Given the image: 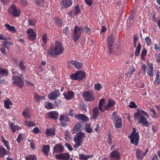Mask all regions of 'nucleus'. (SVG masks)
Here are the masks:
<instances>
[{"label": "nucleus", "instance_id": "6e6552de", "mask_svg": "<svg viewBox=\"0 0 160 160\" xmlns=\"http://www.w3.org/2000/svg\"><path fill=\"white\" fill-rule=\"evenodd\" d=\"M82 96L86 100L88 101H93L95 99L93 93L92 92H84L82 94Z\"/></svg>", "mask_w": 160, "mask_h": 160}, {"label": "nucleus", "instance_id": "f8f14e48", "mask_svg": "<svg viewBox=\"0 0 160 160\" xmlns=\"http://www.w3.org/2000/svg\"><path fill=\"white\" fill-rule=\"evenodd\" d=\"M113 123L116 128H120L122 126V120L120 118L117 117L115 118L113 121Z\"/></svg>", "mask_w": 160, "mask_h": 160}, {"label": "nucleus", "instance_id": "37998d69", "mask_svg": "<svg viewBox=\"0 0 160 160\" xmlns=\"http://www.w3.org/2000/svg\"><path fill=\"white\" fill-rule=\"evenodd\" d=\"M53 104L49 102H46L45 104V107L48 109H50L53 108Z\"/></svg>", "mask_w": 160, "mask_h": 160}, {"label": "nucleus", "instance_id": "2eb2a0df", "mask_svg": "<svg viewBox=\"0 0 160 160\" xmlns=\"http://www.w3.org/2000/svg\"><path fill=\"white\" fill-rule=\"evenodd\" d=\"M64 147L61 144H57L54 148V151L56 152H61L64 150Z\"/></svg>", "mask_w": 160, "mask_h": 160}, {"label": "nucleus", "instance_id": "ea45409f", "mask_svg": "<svg viewBox=\"0 0 160 160\" xmlns=\"http://www.w3.org/2000/svg\"><path fill=\"white\" fill-rule=\"evenodd\" d=\"M141 46L140 43H139L136 48V50L135 52V55L136 56H138L139 54L140 51L141 50Z\"/></svg>", "mask_w": 160, "mask_h": 160}, {"label": "nucleus", "instance_id": "9d476101", "mask_svg": "<svg viewBox=\"0 0 160 160\" xmlns=\"http://www.w3.org/2000/svg\"><path fill=\"white\" fill-rule=\"evenodd\" d=\"M60 93L58 90H55L52 92L48 95V98L49 99L54 100L59 96Z\"/></svg>", "mask_w": 160, "mask_h": 160}, {"label": "nucleus", "instance_id": "7ed1b4c3", "mask_svg": "<svg viewBox=\"0 0 160 160\" xmlns=\"http://www.w3.org/2000/svg\"><path fill=\"white\" fill-rule=\"evenodd\" d=\"M136 129L134 128H133V131L131 135L128 136V138L130 139L131 143L134 144L136 146H137L139 139V136L138 132H135Z\"/></svg>", "mask_w": 160, "mask_h": 160}, {"label": "nucleus", "instance_id": "5fc2aeb1", "mask_svg": "<svg viewBox=\"0 0 160 160\" xmlns=\"http://www.w3.org/2000/svg\"><path fill=\"white\" fill-rule=\"evenodd\" d=\"M102 87L101 84L99 83L95 84V89L96 90H100Z\"/></svg>", "mask_w": 160, "mask_h": 160}, {"label": "nucleus", "instance_id": "4d7b16f0", "mask_svg": "<svg viewBox=\"0 0 160 160\" xmlns=\"http://www.w3.org/2000/svg\"><path fill=\"white\" fill-rule=\"evenodd\" d=\"M75 13L76 14H78L80 12V9L78 6H76L75 7Z\"/></svg>", "mask_w": 160, "mask_h": 160}, {"label": "nucleus", "instance_id": "72a5a7b5", "mask_svg": "<svg viewBox=\"0 0 160 160\" xmlns=\"http://www.w3.org/2000/svg\"><path fill=\"white\" fill-rule=\"evenodd\" d=\"M134 15V14H131L127 20V24L129 26L130 25H129V24H132L133 23Z\"/></svg>", "mask_w": 160, "mask_h": 160}, {"label": "nucleus", "instance_id": "aec40b11", "mask_svg": "<svg viewBox=\"0 0 160 160\" xmlns=\"http://www.w3.org/2000/svg\"><path fill=\"white\" fill-rule=\"evenodd\" d=\"M69 63L74 65L75 67L78 69H80L82 67V64L80 62L75 61H72L69 62Z\"/></svg>", "mask_w": 160, "mask_h": 160}, {"label": "nucleus", "instance_id": "8fccbe9b", "mask_svg": "<svg viewBox=\"0 0 160 160\" xmlns=\"http://www.w3.org/2000/svg\"><path fill=\"white\" fill-rule=\"evenodd\" d=\"M28 22L29 23V25L32 26H34L36 23V22L32 19L29 20L28 21Z\"/></svg>", "mask_w": 160, "mask_h": 160}, {"label": "nucleus", "instance_id": "ddd939ff", "mask_svg": "<svg viewBox=\"0 0 160 160\" xmlns=\"http://www.w3.org/2000/svg\"><path fill=\"white\" fill-rule=\"evenodd\" d=\"M112 160L118 159L120 157V154L117 150H115L111 153L110 155Z\"/></svg>", "mask_w": 160, "mask_h": 160}, {"label": "nucleus", "instance_id": "5701e85b", "mask_svg": "<svg viewBox=\"0 0 160 160\" xmlns=\"http://www.w3.org/2000/svg\"><path fill=\"white\" fill-rule=\"evenodd\" d=\"M75 117L79 119H80L84 122H86L88 120V118L85 115L82 114H76Z\"/></svg>", "mask_w": 160, "mask_h": 160}, {"label": "nucleus", "instance_id": "a211bd4d", "mask_svg": "<svg viewBox=\"0 0 160 160\" xmlns=\"http://www.w3.org/2000/svg\"><path fill=\"white\" fill-rule=\"evenodd\" d=\"M139 122L143 125H146L147 126H148L149 125L147 119L142 116H141L139 118Z\"/></svg>", "mask_w": 160, "mask_h": 160}, {"label": "nucleus", "instance_id": "9b49d317", "mask_svg": "<svg viewBox=\"0 0 160 160\" xmlns=\"http://www.w3.org/2000/svg\"><path fill=\"white\" fill-rule=\"evenodd\" d=\"M55 157L57 159H62L63 160H68L70 158V155L68 153H62L56 155Z\"/></svg>", "mask_w": 160, "mask_h": 160}, {"label": "nucleus", "instance_id": "c03bdc74", "mask_svg": "<svg viewBox=\"0 0 160 160\" xmlns=\"http://www.w3.org/2000/svg\"><path fill=\"white\" fill-rule=\"evenodd\" d=\"M82 30H84L88 34H90L92 32L91 28L88 27L87 26L83 27V28H82Z\"/></svg>", "mask_w": 160, "mask_h": 160}, {"label": "nucleus", "instance_id": "0e129e2a", "mask_svg": "<svg viewBox=\"0 0 160 160\" xmlns=\"http://www.w3.org/2000/svg\"><path fill=\"white\" fill-rule=\"evenodd\" d=\"M65 145L69 150L70 151H72V150L73 149L72 147L70 145L66 143L65 144Z\"/></svg>", "mask_w": 160, "mask_h": 160}, {"label": "nucleus", "instance_id": "c85d7f7f", "mask_svg": "<svg viewBox=\"0 0 160 160\" xmlns=\"http://www.w3.org/2000/svg\"><path fill=\"white\" fill-rule=\"evenodd\" d=\"M5 26L8 29L13 33H15L16 32V30L14 26H11L10 25L8 24H5Z\"/></svg>", "mask_w": 160, "mask_h": 160}, {"label": "nucleus", "instance_id": "f3484780", "mask_svg": "<svg viewBox=\"0 0 160 160\" xmlns=\"http://www.w3.org/2000/svg\"><path fill=\"white\" fill-rule=\"evenodd\" d=\"M82 128L81 123H77L72 130V132L73 133H78V132H80V131L81 130Z\"/></svg>", "mask_w": 160, "mask_h": 160}, {"label": "nucleus", "instance_id": "dca6fc26", "mask_svg": "<svg viewBox=\"0 0 160 160\" xmlns=\"http://www.w3.org/2000/svg\"><path fill=\"white\" fill-rule=\"evenodd\" d=\"M147 70V73L149 76L151 77L153 76V67L152 64L149 63L148 64Z\"/></svg>", "mask_w": 160, "mask_h": 160}, {"label": "nucleus", "instance_id": "a18cd8bd", "mask_svg": "<svg viewBox=\"0 0 160 160\" xmlns=\"http://www.w3.org/2000/svg\"><path fill=\"white\" fill-rule=\"evenodd\" d=\"M19 66L21 69L23 71L25 70L26 68L25 66V63L22 61L20 62V63H19Z\"/></svg>", "mask_w": 160, "mask_h": 160}, {"label": "nucleus", "instance_id": "de8ad7c7", "mask_svg": "<svg viewBox=\"0 0 160 160\" xmlns=\"http://www.w3.org/2000/svg\"><path fill=\"white\" fill-rule=\"evenodd\" d=\"M140 113L141 112L140 111H138L137 112L135 113L134 115V119H138L139 117L140 116Z\"/></svg>", "mask_w": 160, "mask_h": 160}, {"label": "nucleus", "instance_id": "58836bf2", "mask_svg": "<svg viewBox=\"0 0 160 160\" xmlns=\"http://www.w3.org/2000/svg\"><path fill=\"white\" fill-rule=\"evenodd\" d=\"M71 134L70 132L67 131L65 134V138L68 141H70L71 139Z\"/></svg>", "mask_w": 160, "mask_h": 160}, {"label": "nucleus", "instance_id": "603ef678", "mask_svg": "<svg viewBox=\"0 0 160 160\" xmlns=\"http://www.w3.org/2000/svg\"><path fill=\"white\" fill-rule=\"evenodd\" d=\"M147 54V51L145 49H143L141 53V58L142 59H143V57H145Z\"/></svg>", "mask_w": 160, "mask_h": 160}, {"label": "nucleus", "instance_id": "6e6d98bb", "mask_svg": "<svg viewBox=\"0 0 160 160\" xmlns=\"http://www.w3.org/2000/svg\"><path fill=\"white\" fill-rule=\"evenodd\" d=\"M43 1V0H38V1H36V2L37 5L41 7L43 6L42 3Z\"/></svg>", "mask_w": 160, "mask_h": 160}, {"label": "nucleus", "instance_id": "69168bd1", "mask_svg": "<svg viewBox=\"0 0 160 160\" xmlns=\"http://www.w3.org/2000/svg\"><path fill=\"white\" fill-rule=\"evenodd\" d=\"M129 107L132 108H136L137 106L135 104V103L134 102H130V104L129 105Z\"/></svg>", "mask_w": 160, "mask_h": 160}, {"label": "nucleus", "instance_id": "473e14b6", "mask_svg": "<svg viewBox=\"0 0 160 160\" xmlns=\"http://www.w3.org/2000/svg\"><path fill=\"white\" fill-rule=\"evenodd\" d=\"M3 43L2 45V47H4L5 48L8 49L9 45H12V43L11 42H9L7 41H3Z\"/></svg>", "mask_w": 160, "mask_h": 160}, {"label": "nucleus", "instance_id": "052dcab7", "mask_svg": "<svg viewBox=\"0 0 160 160\" xmlns=\"http://www.w3.org/2000/svg\"><path fill=\"white\" fill-rule=\"evenodd\" d=\"M112 45H108V52L109 54H111L112 52Z\"/></svg>", "mask_w": 160, "mask_h": 160}, {"label": "nucleus", "instance_id": "13d9d810", "mask_svg": "<svg viewBox=\"0 0 160 160\" xmlns=\"http://www.w3.org/2000/svg\"><path fill=\"white\" fill-rule=\"evenodd\" d=\"M0 49L1 52L2 53V54H3L4 55H7V52L6 51V49H5L4 47H2L0 48Z\"/></svg>", "mask_w": 160, "mask_h": 160}, {"label": "nucleus", "instance_id": "774afa93", "mask_svg": "<svg viewBox=\"0 0 160 160\" xmlns=\"http://www.w3.org/2000/svg\"><path fill=\"white\" fill-rule=\"evenodd\" d=\"M20 3L22 6H25L27 4V2L26 0H21L20 1Z\"/></svg>", "mask_w": 160, "mask_h": 160}, {"label": "nucleus", "instance_id": "423d86ee", "mask_svg": "<svg viewBox=\"0 0 160 160\" xmlns=\"http://www.w3.org/2000/svg\"><path fill=\"white\" fill-rule=\"evenodd\" d=\"M8 12L9 13L12 14L15 17H18L21 13L19 9L16 8L14 5H12L8 9Z\"/></svg>", "mask_w": 160, "mask_h": 160}, {"label": "nucleus", "instance_id": "4be33fe9", "mask_svg": "<svg viewBox=\"0 0 160 160\" xmlns=\"http://www.w3.org/2000/svg\"><path fill=\"white\" fill-rule=\"evenodd\" d=\"M63 95L65 98L68 100L71 99L74 96V93L72 91L64 92Z\"/></svg>", "mask_w": 160, "mask_h": 160}, {"label": "nucleus", "instance_id": "e2e57ef3", "mask_svg": "<svg viewBox=\"0 0 160 160\" xmlns=\"http://www.w3.org/2000/svg\"><path fill=\"white\" fill-rule=\"evenodd\" d=\"M55 21L57 24L59 25L60 26H61L62 24V21L60 20L58 18H56L55 19Z\"/></svg>", "mask_w": 160, "mask_h": 160}, {"label": "nucleus", "instance_id": "cd10ccee", "mask_svg": "<svg viewBox=\"0 0 160 160\" xmlns=\"http://www.w3.org/2000/svg\"><path fill=\"white\" fill-rule=\"evenodd\" d=\"M105 100L103 99H101L100 100L99 105L98 108L102 112H104L105 109L104 108V106L103 107V104L104 103Z\"/></svg>", "mask_w": 160, "mask_h": 160}, {"label": "nucleus", "instance_id": "0eeeda50", "mask_svg": "<svg viewBox=\"0 0 160 160\" xmlns=\"http://www.w3.org/2000/svg\"><path fill=\"white\" fill-rule=\"evenodd\" d=\"M13 82L12 83L20 88H22L24 84V81L19 76H14L12 77Z\"/></svg>", "mask_w": 160, "mask_h": 160}, {"label": "nucleus", "instance_id": "c756f323", "mask_svg": "<svg viewBox=\"0 0 160 160\" xmlns=\"http://www.w3.org/2000/svg\"><path fill=\"white\" fill-rule=\"evenodd\" d=\"M79 158L81 159L86 160L93 157L92 155H84V154H79Z\"/></svg>", "mask_w": 160, "mask_h": 160}, {"label": "nucleus", "instance_id": "2f4dec72", "mask_svg": "<svg viewBox=\"0 0 160 160\" xmlns=\"http://www.w3.org/2000/svg\"><path fill=\"white\" fill-rule=\"evenodd\" d=\"M47 137H48L51 135H53L55 134V132L52 129H47L46 132Z\"/></svg>", "mask_w": 160, "mask_h": 160}, {"label": "nucleus", "instance_id": "c9c22d12", "mask_svg": "<svg viewBox=\"0 0 160 160\" xmlns=\"http://www.w3.org/2000/svg\"><path fill=\"white\" fill-rule=\"evenodd\" d=\"M9 105H12V103L9 99H7L4 102V107L6 108L9 109L10 107Z\"/></svg>", "mask_w": 160, "mask_h": 160}, {"label": "nucleus", "instance_id": "864d4df0", "mask_svg": "<svg viewBox=\"0 0 160 160\" xmlns=\"http://www.w3.org/2000/svg\"><path fill=\"white\" fill-rule=\"evenodd\" d=\"M155 58L158 62H160V53H157L155 55Z\"/></svg>", "mask_w": 160, "mask_h": 160}, {"label": "nucleus", "instance_id": "4468645a", "mask_svg": "<svg viewBox=\"0 0 160 160\" xmlns=\"http://www.w3.org/2000/svg\"><path fill=\"white\" fill-rule=\"evenodd\" d=\"M72 4L71 0H62L61 1V6L62 7L66 8L70 6Z\"/></svg>", "mask_w": 160, "mask_h": 160}, {"label": "nucleus", "instance_id": "b1692460", "mask_svg": "<svg viewBox=\"0 0 160 160\" xmlns=\"http://www.w3.org/2000/svg\"><path fill=\"white\" fill-rule=\"evenodd\" d=\"M58 116V114L56 111L51 112L48 114V117L54 119H57Z\"/></svg>", "mask_w": 160, "mask_h": 160}, {"label": "nucleus", "instance_id": "a878e982", "mask_svg": "<svg viewBox=\"0 0 160 160\" xmlns=\"http://www.w3.org/2000/svg\"><path fill=\"white\" fill-rule=\"evenodd\" d=\"M107 41L108 45H112L113 43L114 42V37L112 34H110L108 37Z\"/></svg>", "mask_w": 160, "mask_h": 160}, {"label": "nucleus", "instance_id": "e433bc0d", "mask_svg": "<svg viewBox=\"0 0 160 160\" xmlns=\"http://www.w3.org/2000/svg\"><path fill=\"white\" fill-rule=\"evenodd\" d=\"M26 160H37V157L35 155L29 154L25 157Z\"/></svg>", "mask_w": 160, "mask_h": 160}, {"label": "nucleus", "instance_id": "338daca9", "mask_svg": "<svg viewBox=\"0 0 160 160\" xmlns=\"http://www.w3.org/2000/svg\"><path fill=\"white\" fill-rule=\"evenodd\" d=\"M42 42L43 43H46L47 42V36L46 34H44L42 38Z\"/></svg>", "mask_w": 160, "mask_h": 160}, {"label": "nucleus", "instance_id": "49530a36", "mask_svg": "<svg viewBox=\"0 0 160 160\" xmlns=\"http://www.w3.org/2000/svg\"><path fill=\"white\" fill-rule=\"evenodd\" d=\"M94 114L93 115V118H96V117L98 115V108L96 107L93 110Z\"/></svg>", "mask_w": 160, "mask_h": 160}, {"label": "nucleus", "instance_id": "f03ea898", "mask_svg": "<svg viewBox=\"0 0 160 160\" xmlns=\"http://www.w3.org/2000/svg\"><path fill=\"white\" fill-rule=\"evenodd\" d=\"M85 136L84 133L82 132L78 133L74 138V141L75 143L74 147L77 148L80 146L82 143V140Z\"/></svg>", "mask_w": 160, "mask_h": 160}, {"label": "nucleus", "instance_id": "f704fd0d", "mask_svg": "<svg viewBox=\"0 0 160 160\" xmlns=\"http://www.w3.org/2000/svg\"><path fill=\"white\" fill-rule=\"evenodd\" d=\"M0 74L2 76L6 77L8 76V72L6 69L1 68L0 69Z\"/></svg>", "mask_w": 160, "mask_h": 160}, {"label": "nucleus", "instance_id": "39448f33", "mask_svg": "<svg viewBox=\"0 0 160 160\" xmlns=\"http://www.w3.org/2000/svg\"><path fill=\"white\" fill-rule=\"evenodd\" d=\"M85 76V73L82 71H79L77 72L70 75V78L72 80L80 81Z\"/></svg>", "mask_w": 160, "mask_h": 160}, {"label": "nucleus", "instance_id": "3c124183", "mask_svg": "<svg viewBox=\"0 0 160 160\" xmlns=\"http://www.w3.org/2000/svg\"><path fill=\"white\" fill-rule=\"evenodd\" d=\"M160 83V78L156 77L154 82V84L155 85H158Z\"/></svg>", "mask_w": 160, "mask_h": 160}, {"label": "nucleus", "instance_id": "680f3d73", "mask_svg": "<svg viewBox=\"0 0 160 160\" xmlns=\"http://www.w3.org/2000/svg\"><path fill=\"white\" fill-rule=\"evenodd\" d=\"M85 129L86 132L88 133H90L93 131V129L90 127H87L86 126L85 127Z\"/></svg>", "mask_w": 160, "mask_h": 160}, {"label": "nucleus", "instance_id": "412c9836", "mask_svg": "<svg viewBox=\"0 0 160 160\" xmlns=\"http://www.w3.org/2000/svg\"><path fill=\"white\" fill-rule=\"evenodd\" d=\"M114 101L112 100H109L108 104L104 105V108L106 110H108V109L111 107L113 106L115 104Z\"/></svg>", "mask_w": 160, "mask_h": 160}, {"label": "nucleus", "instance_id": "6ab92c4d", "mask_svg": "<svg viewBox=\"0 0 160 160\" xmlns=\"http://www.w3.org/2000/svg\"><path fill=\"white\" fill-rule=\"evenodd\" d=\"M136 156L138 159H141L145 156V154L142 151L138 149L136 151Z\"/></svg>", "mask_w": 160, "mask_h": 160}, {"label": "nucleus", "instance_id": "1a4fd4ad", "mask_svg": "<svg viewBox=\"0 0 160 160\" xmlns=\"http://www.w3.org/2000/svg\"><path fill=\"white\" fill-rule=\"evenodd\" d=\"M26 32L30 40L33 41L36 39V34L32 29H28Z\"/></svg>", "mask_w": 160, "mask_h": 160}, {"label": "nucleus", "instance_id": "4c0bfd02", "mask_svg": "<svg viewBox=\"0 0 160 160\" xmlns=\"http://www.w3.org/2000/svg\"><path fill=\"white\" fill-rule=\"evenodd\" d=\"M22 114L24 117L26 118H30L29 111L27 109H26L24 110L22 113Z\"/></svg>", "mask_w": 160, "mask_h": 160}, {"label": "nucleus", "instance_id": "20e7f679", "mask_svg": "<svg viewBox=\"0 0 160 160\" xmlns=\"http://www.w3.org/2000/svg\"><path fill=\"white\" fill-rule=\"evenodd\" d=\"M82 31V28L81 27H78L75 26L72 34V39L75 42L78 40L81 36V33Z\"/></svg>", "mask_w": 160, "mask_h": 160}, {"label": "nucleus", "instance_id": "79ce46f5", "mask_svg": "<svg viewBox=\"0 0 160 160\" xmlns=\"http://www.w3.org/2000/svg\"><path fill=\"white\" fill-rule=\"evenodd\" d=\"M9 125L13 132H14L16 131V130H18V127L14 125V124L12 123H10Z\"/></svg>", "mask_w": 160, "mask_h": 160}, {"label": "nucleus", "instance_id": "bf43d9fd", "mask_svg": "<svg viewBox=\"0 0 160 160\" xmlns=\"http://www.w3.org/2000/svg\"><path fill=\"white\" fill-rule=\"evenodd\" d=\"M69 32V28L68 27H66L65 29L63 30V33L65 35H67Z\"/></svg>", "mask_w": 160, "mask_h": 160}, {"label": "nucleus", "instance_id": "7c9ffc66", "mask_svg": "<svg viewBox=\"0 0 160 160\" xmlns=\"http://www.w3.org/2000/svg\"><path fill=\"white\" fill-rule=\"evenodd\" d=\"M6 154V151L5 148L2 146H0V157H3Z\"/></svg>", "mask_w": 160, "mask_h": 160}, {"label": "nucleus", "instance_id": "f257e3e1", "mask_svg": "<svg viewBox=\"0 0 160 160\" xmlns=\"http://www.w3.org/2000/svg\"><path fill=\"white\" fill-rule=\"evenodd\" d=\"M47 51L48 55L53 56L62 54L64 51V48L60 42L57 41L55 45L52 47L50 49Z\"/></svg>", "mask_w": 160, "mask_h": 160}, {"label": "nucleus", "instance_id": "09e8293b", "mask_svg": "<svg viewBox=\"0 0 160 160\" xmlns=\"http://www.w3.org/2000/svg\"><path fill=\"white\" fill-rule=\"evenodd\" d=\"M145 42L148 45L151 44V40L149 37H147L145 39Z\"/></svg>", "mask_w": 160, "mask_h": 160}, {"label": "nucleus", "instance_id": "393cba45", "mask_svg": "<svg viewBox=\"0 0 160 160\" xmlns=\"http://www.w3.org/2000/svg\"><path fill=\"white\" fill-rule=\"evenodd\" d=\"M45 97L41 96L37 93L34 94V99L37 102H39L42 100L45 99Z\"/></svg>", "mask_w": 160, "mask_h": 160}, {"label": "nucleus", "instance_id": "bb28decb", "mask_svg": "<svg viewBox=\"0 0 160 160\" xmlns=\"http://www.w3.org/2000/svg\"><path fill=\"white\" fill-rule=\"evenodd\" d=\"M50 150V146L49 145H44L42 147V151L45 155H48V152Z\"/></svg>", "mask_w": 160, "mask_h": 160}, {"label": "nucleus", "instance_id": "a19ab883", "mask_svg": "<svg viewBox=\"0 0 160 160\" xmlns=\"http://www.w3.org/2000/svg\"><path fill=\"white\" fill-rule=\"evenodd\" d=\"M59 119L61 121V124L62 126H66V123H65V122H64V115H62L59 118Z\"/></svg>", "mask_w": 160, "mask_h": 160}]
</instances>
